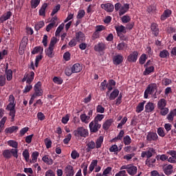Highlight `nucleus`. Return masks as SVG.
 Instances as JSON below:
<instances>
[{"label":"nucleus","instance_id":"obj_25","mask_svg":"<svg viewBox=\"0 0 176 176\" xmlns=\"http://www.w3.org/2000/svg\"><path fill=\"white\" fill-rule=\"evenodd\" d=\"M10 17H12V12L10 11H8L0 17V21L1 23H3L6 21V20H9Z\"/></svg>","mask_w":176,"mask_h":176},{"label":"nucleus","instance_id":"obj_18","mask_svg":"<svg viewBox=\"0 0 176 176\" xmlns=\"http://www.w3.org/2000/svg\"><path fill=\"white\" fill-rule=\"evenodd\" d=\"M138 168L137 166L133 165V164H129V166L128 167V170L127 173L129 174V175L133 176L137 174Z\"/></svg>","mask_w":176,"mask_h":176},{"label":"nucleus","instance_id":"obj_47","mask_svg":"<svg viewBox=\"0 0 176 176\" xmlns=\"http://www.w3.org/2000/svg\"><path fill=\"white\" fill-rule=\"evenodd\" d=\"M41 52H43V47H35L32 51V54H38V53H41Z\"/></svg>","mask_w":176,"mask_h":176},{"label":"nucleus","instance_id":"obj_63","mask_svg":"<svg viewBox=\"0 0 176 176\" xmlns=\"http://www.w3.org/2000/svg\"><path fill=\"white\" fill-rule=\"evenodd\" d=\"M85 12L83 10H80L78 12L77 19H83L85 17Z\"/></svg>","mask_w":176,"mask_h":176},{"label":"nucleus","instance_id":"obj_58","mask_svg":"<svg viewBox=\"0 0 176 176\" xmlns=\"http://www.w3.org/2000/svg\"><path fill=\"white\" fill-rule=\"evenodd\" d=\"M71 156H72V159L75 160V159H78V157H79L80 154H79V153H78V151H76V150H74L71 153Z\"/></svg>","mask_w":176,"mask_h":176},{"label":"nucleus","instance_id":"obj_44","mask_svg":"<svg viewBox=\"0 0 176 176\" xmlns=\"http://www.w3.org/2000/svg\"><path fill=\"white\" fill-rule=\"evenodd\" d=\"M122 151V147H118V145L113 144L109 148L110 152H120Z\"/></svg>","mask_w":176,"mask_h":176},{"label":"nucleus","instance_id":"obj_64","mask_svg":"<svg viewBox=\"0 0 176 176\" xmlns=\"http://www.w3.org/2000/svg\"><path fill=\"white\" fill-rule=\"evenodd\" d=\"M115 176H129V175H127L126 170H120Z\"/></svg>","mask_w":176,"mask_h":176},{"label":"nucleus","instance_id":"obj_61","mask_svg":"<svg viewBox=\"0 0 176 176\" xmlns=\"http://www.w3.org/2000/svg\"><path fill=\"white\" fill-rule=\"evenodd\" d=\"M44 142H45V146H46V148H47V149H49V148H52V140H50V139L46 138V139L44 140Z\"/></svg>","mask_w":176,"mask_h":176},{"label":"nucleus","instance_id":"obj_26","mask_svg":"<svg viewBox=\"0 0 176 176\" xmlns=\"http://www.w3.org/2000/svg\"><path fill=\"white\" fill-rule=\"evenodd\" d=\"M76 39L78 42H84L86 38L85 37V34L82 32H78L76 33Z\"/></svg>","mask_w":176,"mask_h":176},{"label":"nucleus","instance_id":"obj_1","mask_svg":"<svg viewBox=\"0 0 176 176\" xmlns=\"http://www.w3.org/2000/svg\"><path fill=\"white\" fill-rule=\"evenodd\" d=\"M9 104L7 106L6 109L10 111V116H11V122L14 120V117L16 116V110L14 107H16V103L14 102V96L13 95H10L9 96Z\"/></svg>","mask_w":176,"mask_h":176},{"label":"nucleus","instance_id":"obj_13","mask_svg":"<svg viewBox=\"0 0 176 176\" xmlns=\"http://www.w3.org/2000/svg\"><path fill=\"white\" fill-rule=\"evenodd\" d=\"M138 58V52L133 51L132 53H131L127 58V60L129 63H135Z\"/></svg>","mask_w":176,"mask_h":176},{"label":"nucleus","instance_id":"obj_10","mask_svg":"<svg viewBox=\"0 0 176 176\" xmlns=\"http://www.w3.org/2000/svg\"><path fill=\"white\" fill-rule=\"evenodd\" d=\"M35 76V73L34 72H30V73L25 74L23 78L22 79V82H25L28 85H31L32 80H34V78Z\"/></svg>","mask_w":176,"mask_h":176},{"label":"nucleus","instance_id":"obj_38","mask_svg":"<svg viewBox=\"0 0 176 176\" xmlns=\"http://www.w3.org/2000/svg\"><path fill=\"white\" fill-rule=\"evenodd\" d=\"M17 130H19V126H12L11 127L6 129L5 132L8 134H12V133H14V131H17Z\"/></svg>","mask_w":176,"mask_h":176},{"label":"nucleus","instance_id":"obj_24","mask_svg":"<svg viewBox=\"0 0 176 176\" xmlns=\"http://www.w3.org/2000/svg\"><path fill=\"white\" fill-rule=\"evenodd\" d=\"M123 56L122 54H118L113 58V63L116 65H119L121 63H123Z\"/></svg>","mask_w":176,"mask_h":176},{"label":"nucleus","instance_id":"obj_37","mask_svg":"<svg viewBox=\"0 0 176 176\" xmlns=\"http://www.w3.org/2000/svg\"><path fill=\"white\" fill-rule=\"evenodd\" d=\"M146 101L144 100L142 102H140L138 106L136 107V112L137 113H140L144 111V105H145V103Z\"/></svg>","mask_w":176,"mask_h":176},{"label":"nucleus","instance_id":"obj_36","mask_svg":"<svg viewBox=\"0 0 176 176\" xmlns=\"http://www.w3.org/2000/svg\"><path fill=\"white\" fill-rule=\"evenodd\" d=\"M47 8V3H45L42 5L38 12L39 16H45Z\"/></svg>","mask_w":176,"mask_h":176},{"label":"nucleus","instance_id":"obj_16","mask_svg":"<svg viewBox=\"0 0 176 176\" xmlns=\"http://www.w3.org/2000/svg\"><path fill=\"white\" fill-rule=\"evenodd\" d=\"M101 8L102 9L106 10V12H108L109 13L113 12V9H115V6H113L112 3H109L102 4Z\"/></svg>","mask_w":176,"mask_h":176},{"label":"nucleus","instance_id":"obj_40","mask_svg":"<svg viewBox=\"0 0 176 176\" xmlns=\"http://www.w3.org/2000/svg\"><path fill=\"white\" fill-rule=\"evenodd\" d=\"M8 145L11 146V148H14L12 149H17V148H19V143L14 140H9L8 142Z\"/></svg>","mask_w":176,"mask_h":176},{"label":"nucleus","instance_id":"obj_32","mask_svg":"<svg viewBox=\"0 0 176 176\" xmlns=\"http://www.w3.org/2000/svg\"><path fill=\"white\" fill-rule=\"evenodd\" d=\"M119 89H114L111 94H110V96H109V100L111 101L115 100V98H116V97H118L119 96Z\"/></svg>","mask_w":176,"mask_h":176},{"label":"nucleus","instance_id":"obj_14","mask_svg":"<svg viewBox=\"0 0 176 176\" xmlns=\"http://www.w3.org/2000/svg\"><path fill=\"white\" fill-rule=\"evenodd\" d=\"M168 155H170V157L168 159L169 163L175 164L176 163V151L171 150L167 152Z\"/></svg>","mask_w":176,"mask_h":176},{"label":"nucleus","instance_id":"obj_19","mask_svg":"<svg viewBox=\"0 0 176 176\" xmlns=\"http://www.w3.org/2000/svg\"><path fill=\"white\" fill-rule=\"evenodd\" d=\"M129 9H130V5H129V3H125L123 6H121V8L119 11V16H123V14L127 13Z\"/></svg>","mask_w":176,"mask_h":176},{"label":"nucleus","instance_id":"obj_6","mask_svg":"<svg viewBox=\"0 0 176 176\" xmlns=\"http://www.w3.org/2000/svg\"><path fill=\"white\" fill-rule=\"evenodd\" d=\"M147 142L151 144V142H156L159 140V136L155 132H148L146 136Z\"/></svg>","mask_w":176,"mask_h":176},{"label":"nucleus","instance_id":"obj_56","mask_svg":"<svg viewBox=\"0 0 176 176\" xmlns=\"http://www.w3.org/2000/svg\"><path fill=\"white\" fill-rule=\"evenodd\" d=\"M54 83H56V85H62L63 84V79L60 77H54L53 78Z\"/></svg>","mask_w":176,"mask_h":176},{"label":"nucleus","instance_id":"obj_62","mask_svg":"<svg viewBox=\"0 0 176 176\" xmlns=\"http://www.w3.org/2000/svg\"><path fill=\"white\" fill-rule=\"evenodd\" d=\"M146 61V54H142L140 59H139V63L140 64H145V62Z\"/></svg>","mask_w":176,"mask_h":176},{"label":"nucleus","instance_id":"obj_53","mask_svg":"<svg viewBox=\"0 0 176 176\" xmlns=\"http://www.w3.org/2000/svg\"><path fill=\"white\" fill-rule=\"evenodd\" d=\"M122 22L124 23H127L131 20V18L129 15H124L121 17Z\"/></svg>","mask_w":176,"mask_h":176},{"label":"nucleus","instance_id":"obj_39","mask_svg":"<svg viewBox=\"0 0 176 176\" xmlns=\"http://www.w3.org/2000/svg\"><path fill=\"white\" fill-rule=\"evenodd\" d=\"M151 31L153 34L155 36H157L159 35V28H157V24L156 23H153L151 25Z\"/></svg>","mask_w":176,"mask_h":176},{"label":"nucleus","instance_id":"obj_4","mask_svg":"<svg viewBox=\"0 0 176 176\" xmlns=\"http://www.w3.org/2000/svg\"><path fill=\"white\" fill-rule=\"evenodd\" d=\"M74 134L76 137H82L83 138H86V137H89V130L83 127H78L74 131Z\"/></svg>","mask_w":176,"mask_h":176},{"label":"nucleus","instance_id":"obj_22","mask_svg":"<svg viewBox=\"0 0 176 176\" xmlns=\"http://www.w3.org/2000/svg\"><path fill=\"white\" fill-rule=\"evenodd\" d=\"M106 45L104 43H98L94 46L95 52H104L105 50Z\"/></svg>","mask_w":176,"mask_h":176},{"label":"nucleus","instance_id":"obj_31","mask_svg":"<svg viewBox=\"0 0 176 176\" xmlns=\"http://www.w3.org/2000/svg\"><path fill=\"white\" fill-rule=\"evenodd\" d=\"M42 160L45 164H48V166H52V164H53V160H52L49 155L43 156Z\"/></svg>","mask_w":176,"mask_h":176},{"label":"nucleus","instance_id":"obj_27","mask_svg":"<svg viewBox=\"0 0 176 176\" xmlns=\"http://www.w3.org/2000/svg\"><path fill=\"white\" fill-rule=\"evenodd\" d=\"M166 105H167V100L164 98H162L157 102L158 109H163V108H166Z\"/></svg>","mask_w":176,"mask_h":176},{"label":"nucleus","instance_id":"obj_34","mask_svg":"<svg viewBox=\"0 0 176 176\" xmlns=\"http://www.w3.org/2000/svg\"><path fill=\"white\" fill-rule=\"evenodd\" d=\"M98 163V161L97 160H92V162H91V164L89 165V174L91 173H93L94 168H96V167H97Z\"/></svg>","mask_w":176,"mask_h":176},{"label":"nucleus","instance_id":"obj_12","mask_svg":"<svg viewBox=\"0 0 176 176\" xmlns=\"http://www.w3.org/2000/svg\"><path fill=\"white\" fill-rule=\"evenodd\" d=\"M151 63V60L147 61V63L145 65L146 69L144 72H143V75H149V74H152L155 71V67L152 65H149V63Z\"/></svg>","mask_w":176,"mask_h":176},{"label":"nucleus","instance_id":"obj_7","mask_svg":"<svg viewBox=\"0 0 176 176\" xmlns=\"http://www.w3.org/2000/svg\"><path fill=\"white\" fill-rule=\"evenodd\" d=\"M34 94L33 96L36 97H41L43 94V89H42V82H38L34 87Z\"/></svg>","mask_w":176,"mask_h":176},{"label":"nucleus","instance_id":"obj_3","mask_svg":"<svg viewBox=\"0 0 176 176\" xmlns=\"http://www.w3.org/2000/svg\"><path fill=\"white\" fill-rule=\"evenodd\" d=\"M2 155L5 159H10L12 156L17 159L19 157V149H6L3 151Z\"/></svg>","mask_w":176,"mask_h":176},{"label":"nucleus","instance_id":"obj_33","mask_svg":"<svg viewBox=\"0 0 176 176\" xmlns=\"http://www.w3.org/2000/svg\"><path fill=\"white\" fill-rule=\"evenodd\" d=\"M39 156V152L38 151H34L32 153V160H30V163L34 164L36 163L38 161V157Z\"/></svg>","mask_w":176,"mask_h":176},{"label":"nucleus","instance_id":"obj_29","mask_svg":"<svg viewBox=\"0 0 176 176\" xmlns=\"http://www.w3.org/2000/svg\"><path fill=\"white\" fill-rule=\"evenodd\" d=\"M170 16H171V10H166L163 14L161 15V20L162 21H164V20H166L167 19H168V17H170Z\"/></svg>","mask_w":176,"mask_h":176},{"label":"nucleus","instance_id":"obj_46","mask_svg":"<svg viewBox=\"0 0 176 176\" xmlns=\"http://www.w3.org/2000/svg\"><path fill=\"white\" fill-rule=\"evenodd\" d=\"M31 6L33 9L38 8L39 3H41V0H31Z\"/></svg>","mask_w":176,"mask_h":176},{"label":"nucleus","instance_id":"obj_48","mask_svg":"<svg viewBox=\"0 0 176 176\" xmlns=\"http://www.w3.org/2000/svg\"><path fill=\"white\" fill-rule=\"evenodd\" d=\"M168 56H170V53H168V51H167V50H164L160 53V57H161V58H166V57Z\"/></svg>","mask_w":176,"mask_h":176},{"label":"nucleus","instance_id":"obj_45","mask_svg":"<svg viewBox=\"0 0 176 176\" xmlns=\"http://www.w3.org/2000/svg\"><path fill=\"white\" fill-rule=\"evenodd\" d=\"M157 133L160 137H166V132H164V128L159 127L157 130Z\"/></svg>","mask_w":176,"mask_h":176},{"label":"nucleus","instance_id":"obj_55","mask_svg":"<svg viewBox=\"0 0 176 176\" xmlns=\"http://www.w3.org/2000/svg\"><path fill=\"white\" fill-rule=\"evenodd\" d=\"M60 8H61V6H60V4L56 5V7L54 8L51 13V16H54V14H56V13H57L58 10H60Z\"/></svg>","mask_w":176,"mask_h":176},{"label":"nucleus","instance_id":"obj_59","mask_svg":"<svg viewBox=\"0 0 176 176\" xmlns=\"http://www.w3.org/2000/svg\"><path fill=\"white\" fill-rule=\"evenodd\" d=\"M96 112L98 113H104V112H105V108L99 104L96 107Z\"/></svg>","mask_w":176,"mask_h":176},{"label":"nucleus","instance_id":"obj_52","mask_svg":"<svg viewBox=\"0 0 176 176\" xmlns=\"http://www.w3.org/2000/svg\"><path fill=\"white\" fill-rule=\"evenodd\" d=\"M111 171H112V167L109 166L104 170V171L102 172V174L104 176H108V175H109V173H111Z\"/></svg>","mask_w":176,"mask_h":176},{"label":"nucleus","instance_id":"obj_54","mask_svg":"<svg viewBox=\"0 0 176 176\" xmlns=\"http://www.w3.org/2000/svg\"><path fill=\"white\" fill-rule=\"evenodd\" d=\"M104 114H98L94 120L95 122H96L97 123H98L99 122H101V120H102V119H104Z\"/></svg>","mask_w":176,"mask_h":176},{"label":"nucleus","instance_id":"obj_11","mask_svg":"<svg viewBox=\"0 0 176 176\" xmlns=\"http://www.w3.org/2000/svg\"><path fill=\"white\" fill-rule=\"evenodd\" d=\"M65 176H74L75 175V170L72 165H67L64 169Z\"/></svg>","mask_w":176,"mask_h":176},{"label":"nucleus","instance_id":"obj_42","mask_svg":"<svg viewBox=\"0 0 176 176\" xmlns=\"http://www.w3.org/2000/svg\"><path fill=\"white\" fill-rule=\"evenodd\" d=\"M113 122V120H112V119L107 120V121H105V122L102 125L104 130H108V129L111 127V125L112 124Z\"/></svg>","mask_w":176,"mask_h":176},{"label":"nucleus","instance_id":"obj_15","mask_svg":"<svg viewBox=\"0 0 176 176\" xmlns=\"http://www.w3.org/2000/svg\"><path fill=\"white\" fill-rule=\"evenodd\" d=\"M116 49L120 52H126L129 50V45L124 42H121L117 45Z\"/></svg>","mask_w":176,"mask_h":176},{"label":"nucleus","instance_id":"obj_5","mask_svg":"<svg viewBox=\"0 0 176 176\" xmlns=\"http://www.w3.org/2000/svg\"><path fill=\"white\" fill-rule=\"evenodd\" d=\"M155 90H157V85H156V83L148 85L144 91V98H148V96H149V94H153Z\"/></svg>","mask_w":176,"mask_h":176},{"label":"nucleus","instance_id":"obj_2","mask_svg":"<svg viewBox=\"0 0 176 176\" xmlns=\"http://www.w3.org/2000/svg\"><path fill=\"white\" fill-rule=\"evenodd\" d=\"M57 42H58L57 38L52 37L49 45V47L45 50L46 56H47L50 58H53L54 57V46L56 45Z\"/></svg>","mask_w":176,"mask_h":176},{"label":"nucleus","instance_id":"obj_8","mask_svg":"<svg viewBox=\"0 0 176 176\" xmlns=\"http://www.w3.org/2000/svg\"><path fill=\"white\" fill-rule=\"evenodd\" d=\"M156 154V149L150 147L146 151H143L141 153V157H147V159H151L153 155Z\"/></svg>","mask_w":176,"mask_h":176},{"label":"nucleus","instance_id":"obj_28","mask_svg":"<svg viewBox=\"0 0 176 176\" xmlns=\"http://www.w3.org/2000/svg\"><path fill=\"white\" fill-rule=\"evenodd\" d=\"M155 109V104L153 102H148L145 106V112H152Z\"/></svg>","mask_w":176,"mask_h":176},{"label":"nucleus","instance_id":"obj_43","mask_svg":"<svg viewBox=\"0 0 176 176\" xmlns=\"http://www.w3.org/2000/svg\"><path fill=\"white\" fill-rule=\"evenodd\" d=\"M87 151L90 152L91 149H94V148H96V142H94V141H91L87 143Z\"/></svg>","mask_w":176,"mask_h":176},{"label":"nucleus","instance_id":"obj_20","mask_svg":"<svg viewBox=\"0 0 176 176\" xmlns=\"http://www.w3.org/2000/svg\"><path fill=\"white\" fill-rule=\"evenodd\" d=\"M115 30L118 36H120L122 33L126 34V27L123 26L122 25L115 26Z\"/></svg>","mask_w":176,"mask_h":176},{"label":"nucleus","instance_id":"obj_17","mask_svg":"<svg viewBox=\"0 0 176 176\" xmlns=\"http://www.w3.org/2000/svg\"><path fill=\"white\" fill-rule=\"evenodd\" d=\"M8 68H9L8 64L6 65L5 76L7 80H12V79H13V72L12 71V69H8Z\"/></svg>","mask_w":176,"mask_h":176},{"label":"nucleus","instance_id":"obj_9","mask_svg":"<svg viewBox=\"0 0 176 176\" xmlns=\"http://www.w3.org/2000/svg\"><path fill=\"white\" fill-rule=\"evenodd\" d=\"M89 127L91 133H97L101 129V124L93 120L89 123Z\"/></svg>","mask_w":176,"mask_h":176},{"label":"nucleus","instance_id":"obj_57","mask_svg":"<svg viewBox=\"0 0 176 176\" xmlns=\"http://www.w3.org/2000/svg\"><path fill=\"white\" fill-rule=\"evenodd\" d=\"M160 111V113L162 116H166L167 113H168V108L167 107H162V109H159Z\"/></svg>","mask_w":176,"mask_h":176},{"label":"nucleus","instance_id":"obj_41","mask_svg":"<svg viewBox=\"0 0 176 176\" xmlns=\"http://www.w3.org/2000/svg\"><path fill=\"white\" fill-rule=\"evenodd\" d=\"M80 120L82 123H89L90 122V116H87L86 114H82L80 116Z\"/></svg>","mask_w":176,"mask_h":176},{"label":"nucleus","instance_id":"obj_49","mask_svg":"<svg viewBox=\"0 0 176 176\" xmlns=\"http://www.w3.org/2000/svg\"><path fill=\"white\" fill-rule=\"evenodd\" d=\"M64 23H61L56 29V31L55 32L56 36H58L60 35V32L64 30Z\"/></svg>","mask_w":176,"mask_h":176},{"label":"nucleus","instance_id":"obj_50","mask_svg":"<svg viewBox=\"0 0 176 176\" xmlns=\"http://www.w3.org/2000/svg\"><path fill=\"white\" fill-rule=\"evenodd\" d=\"M123 141L124 145H130V144H131V138H130L129 135H126L124 137Z\"/></svg>","mask_w":176,"mask_h":176},{"label":"nucleus","instance_id":"obj_21","mask_svg":"<svg viewBox=\"0 0 176 176\" xmlns=\"http://www.w3.org/2000/svg\"><path fill=\"white\" fill-rule=\"evenodd\" d=\"M83 67H82V65L79 63H76L72 67V72L73 74H78V72H80L82 71Z\"/></svg>","mask_w":176,"mask_h":176},{"label":"nucleus","instance_id":"obj_60","mask_svg":"<svg viewBox=\"0 0 176 176\" xmlns=\"http://www.w3.org/2000/svg\"><path fill=\"white\" fill-rule=\"evenodd\" d=\"M56 25V22H51L47 27H46V32H49L50 30L54 28Z\"/></svg>","mask_w":176,"mask_h":176},{"label":"nucleus","instance_id":"obj_51","mask_svg":"<svg viewBox=\"0 0 176 176\" xmlns=\"http://www.w3.org/2000/svg\"><path fill=\"white\" fill-rule=\"evenodd\" d=\"M25 160L28 162L30 160V152H28V150L25 149L23 153H22Z\"/></svg>","mask_w":176,"mask_h":176},{"label":"nucleus","instance_id":"obj_23","mask_svg":"<svg viewBox=\"0 0 176 176\" xmlns=\"http://www.w3.org/2000/svg\"><path fill=\"white\" fill-rule=\"evenodd\" d=\"M163 170L166 175H170V174L173 173V165H164L163 166Z\"/></svg>","mask_w":176,"mask_h":176},{"label":"nucleus","instance_id":"obj_30","mask_svg":"<svg viewBox=\"0 0 176 176\" xmlns=\"http://www.w3.org/2000/svg\"><path fill=\"white\" fill-rule=\"evenodd\" d=\"M123 135H124V131L123 130H121L119 133V134L117 135V137L113 138L111 140V142H118V140H122L123 138Z\"/></svg>","mask_w":176,"mask_h":176},{"label":"nucleus","instance_id":"obj_35","mask_svg":"<svg viewBox=\"0 0 176 176\" xmlns=\"http://www.w3.org/2000/svg\"><path fill=\"white\" fill-rule=\"evenodd\" d=\"M102 142H104V137L100 136L96 141L95 147L96 148V149H99V148H101Z\"/></svg>","mask_w":176,"mask_h":176}]
</instances>
